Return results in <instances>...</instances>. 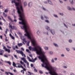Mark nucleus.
<instances>
[{
    "label": "nucleus",
    "instance_id": "nucleus-21",
    "mask_svg": "<svg viewBox=\"0 0 75 75\" xmlns=\"http://www.w3.org/2000/svg\"><path fill=\"white\" fill-rule=\"evenodd\" d=\"M13 67H16V68H17V67L16 66V64H15V63L14 62H13Z\"/></svg>",
    "mask_w": 75,
    "mask_h": 75
},
{
    "label": "nucleus",
    "instance_id": "nucleus-61",
    "mask_svg": "<svg viewBox=\"0 0 75 75\" xmlns=\"http://www.w3.org/2000/svg\"><path fill=\"white\" fill-rule=\"evenodd\" d=\"M63 73L64 74H66V71H63Z\"/></svg>",
    "mask_w": 75,
    "mask_h": 75
},
{
    "label": "nucleus",
    "instance_id": "nucleus-26",
    "mask_svg": "<svg viewBox=\"0 0 75 75\" xmlns=\"http://www.w3.org/2000/svg\"><path fill=\"white\" fill-rule=\"evenodd\" d=\"M28 74H28V75H33V73H31L30 72V71H28Z\"/></svg>",
    "mask_w": 75,
    "mask_h": 75
},
{
    "label": "nucleus",
    "instance_id": "nucleus-11",
    "mask_svg": "<svg viewBox=\"0 0 75 75\" xmlns=\"http://www.w3.org/2000/svg\"><path fill=\"white\" fill-rule=\"evenodd\" d=\"M0 55H3L4 53V51L1 49H0Z\"/></svg>",
    "mask_w": 75,
    "mask_h": 75
},
{
    "label": "nucleus",
    "instance_id": "nucleus-63",
    "mask_svg": "<svg viewBox=\"0 0 75 75\" xmlns=\"http://www.w3.org/2000/svg\"><path fill=\"white\" fill-rule=\"evenodd\" d=\"M70 75H75V74L73 73H71L70 74Z\"/></svg>",
    "mask_w": 75,
    "mask_h": 75
},
{
    "label": "nucleus",
    "instance_id": "nucleus-22",
    "mask_svg": "<svg viewBox=\"0 0 75 75\" xmlns=\"http://www.w3.org/2000/svg\"><path fill=\"white\" fill-rule=\"evenodd\" d=\"M18 68H23V67L22 66V65L21 64H20L18 66Z\"/></svg>",
    "mask_w": 75,
    "mask_h": 75
},
{
    "label": "nucleus",
    "instance_id": "nucleus-41",
    "mask_svg": "<svg viewBox=\"0 0 75 75\" xmlns=\"http://www.w3.org/2000/svg\"><path fill=\"white\" fill-rule=\"evenodd\" d=\"M66 49L67 51H70V49L69 48H66Z\"/></svg>",
    "mask_w": 75,
    "mask_h": 75
},
{
    "label": "nucleus",
    "instance_id": "nucleus-42",
    "mask_svg": "<svg viewBox=\"0 0 75 75\" xmlns=\"http://www.w3.org/2000/svg\"><path fill=\"white\" fill-rule=\"evenodd\" d=\"M64 25L65 27L67 28H68V26H67V25L65 24V23H64Z\"/></svg>",
    "mask_w": 75,
    "mask_h": 75
},
{
    "label": "nucleus",
    "instance_id": "nucleus-13",
    "mask_svg": "<svg viewBox=\"0 0 75 75\" xmlns=\"http://www.w3.org/2000/svg\"><path fill=\"white\" fill-rule=\"evenodd\" d=\"M9 36H10V37H11V38L12 39V40H15V38L12 35H11V33H10L9 34Z\"/></svg>",
    "mask_w": 75,
    "mask_h": 75
},
{
    "label": "nucleus",
    "instance_id": "nucleus-44",
    "mask_svg": "<svg viewBox=\"0 0 75 75\" xmlns=\"http://www.w3.org/2000/svg\"><path fill=\"white\" fill-rule=\"evenodd\" d=\"M61 57H65V55L64 54H61Z\"/></svg>",
    "mask_w": 75,
    "mask_h": 75
},
{
    "label": "nucleus",
    "instance_id": "nucleus-49",
    "mask_svg": "<svg viewBox=\"0 0 75 75\" xmlns=\"http://www.w3.org/2000/svg\"><path fill=\"white\" fill-rule=\"evenodd\" d=\"M69 42H72V40L71 39H70L69 40Z\"/></svg>",
    "mask_w": 75,
    "mask_h": 75
},
{
    "label": "nucleus",
    "instance_id": "nucleus-60",
    "mask_svg": "<svg viewBox=\"0 0 75 75\" xmlns=\"http://www.w3.org/2000/svg\"><path fill=\"white\" fill-rule=\"evenodd\" d=\"M21 50H22V51H24V49L23 47H21Z\"/></svg>",
    "mask_w": 75,
    "mask_h": 75
},
{
    "label": "nucleus",
    "instance_id": "nucleus-47",
    "mask_svg": "<svg viewBox=\"0 0 75 75\" xmlns=\"http://www.w3.org/2000/svg\"><path fill=\"white\" fill-rule=\"evenodd\" d=\"M21 72L22 73V74H24V70H21Z\"/></svg>",
    "mask_w": 75,
    "mask_h": 75
},
{
    "label": "nucleus",
    "instance_id": "nucleus-24",
    "mask_svg": "<svg viewBox=\"0 0 75 75\" xmlns=\"http://www.w3.org/2000/svg\"><path fill=\"white\" fill-rule=\"evenodd\" d=\"M51 62L52 63H54L55 62V61H54V59L52 58L51 60Z\"/></svg>",
    "mask_w": 75,
    "mask_h": 75
},
{
    "label": "nucleus",
    "instance_id": "nucleus-50",
    "mask_svg": "<svg viewBox=\"0 0 75 75\" xmlns=\"http://www.w3.org/2000/svg\"><path fill=\"white\" fill-rule=\"evenodd\" d=\"M1 18H2V20H3L4 21H6V20H5V19H4V18H3V16H1Z\"/></svg>",
    "mask_w": 75,
    "mask_h": 75
},
{
    "label": "nucleus",
    "instance_id": "nucleus-34",
    "mask_svg": "<svg viewBox=\"0 0 75 75\" xmlns=\"http://www.w3.org/2000/svg\"><path fill=\"white\" fill-rule=\"evenodd\" d=\"M4 7H3V5H0V8L1 9H3Z\"/></svg>",
    "mask_w": 75,
    "mask_h": 75
},
{
    "label": "nucleus",
    "instance_id": "nucleus-10",
    "mask_svg": "<svg viewBox=\"0 0 75 75\" xmlns=\"http://www.w3.org/2000/svg\"><path fill=\"white\" fill-rule=\"evenodd\" d=\"M28 6L29 7H31L33 6V2H30L28 4Z\"/></svg>",
    "mask_w": 75,
    "mask_h": 75
},
{
    "label": "nucleus",
    "instance_id": "nucleus-7",
    "mask_svg": "<svg viewBox=\"0 0 75 75\" xmlns=\"http://www.w3.org/2000/svg\"><path fill=\"white\" fill-rule=\"evenodd\" d=\"M2 46L3 47V49H4V50H5L6 51L8 52V53H10V50L7 49V48H6V47L4 46V45H2Z\"/></svg>",
    "mask_w": 75,
    "mask_h": 75
},
{
    "label": "nucleus",
    "instance_id": "nucleus-16",
    "mask_svg": "<svg viewBox=\"0 0 75 75\" xmlns=\"http://www.w3.org/2000/svg\"><path fill=\"white\" fill-rule=\"evenodd\" d=\"M53 45L54 46H55V47H57V48H58V47H59L58 45V44L56 43H53Z\"/></svg>",
    "mask_w": 75,
    "mask_h": 75
},
{
    "label": "nucleus",
    "instance_id": "nucleus-23",
    "mask_svg": "<svg viewBox=\"0 0 75 75\" xmlns=\"http://www.w3.org/2000/svg\"><path fill=\"white\" fill-rule=\"evenodd\" d=\"M42 10H44V11H48V10L47 9L45 8L44 7H42Z\"/></svg>",
    "mask_w": 75,
    "mask_h": 75
},
{
    "label": "nucleus",
    "instance_id": "nucleus-3",
    "mask_svg": "<svg viewBox=\"0 0 75 75\" xmlns=\"http://www.w3.org/2000/svg\"><path fill=\"white\" fill-rule=\"evenodd\" d=\"M18 2H16L15 1V0H13L12 1V3H14L15 4L16 6V8L17 10L18 13L19 14V16L20 18H24V14L23 12V6L21 3V0L20 2L18 1V0H16Z\"/></svg>",
    "mask_w": 75,
    "mask_h": 75
},
{
    "label": "nucleus",
    "instance_id": "nucleus-36",
    "mask_svg": "<svg viewBox=\"0 0 75 75\" xmlns=\"http://www.w3.org/2000/svg\"><path fill=\"white\" fill-rule=\"evenodd\" d=\"M44 34H46V35H48V32H44Z\"/></svg>",
    "mask_w": 75,
    "mask_h": 75
},
{
    "label": "nucleus",
    "instance_id": "nucleus-51",
    "mask_svg": "<svg viewBox=\"0 0 75 75\" xmlns=\"http://www.w3.org/2000/svg\"><path fill=\"white\" fill-rule=\"evenodd\" d=\"M44 17L45 18H46V19H48V17L45 16H44Z\"/></svg>",
    "mask_w": 75,
    "mask_h": 75
},
{
    "label": "nucleus",
    "instance_id": "nucleus-53",
    "mask_svg": "<svg viewBox=\"0 0 75 75\" xmlns=\"http://www.w3.org/2000/svg\"><path fill=\"white\" fill-rule=\"evenodd\" d=\"M14 18L15 19H16L17 18V16H16L14 15Z\"/></svg>",
    "mask_w": 75,
    "mask_h": 75
},
{
    "label": "nucleus",
    "instance_id": "nucleus-5",
    "mask_svg": "<svg viewBox=\"0 0 75 75\" xmlns=\"http://www.w3.org/2000/svg\"><path fill=\"white\" fill-rule=\"evenodd\" d=\"M16 52L18 53V54H20L21 55H22V56L23 57H24L25 58L26 57V56H25V54H24L23 53V52L22 51H20V50H16Z\"/></svg>",
    "mask_w": 75,
    "mask_h": 75
},
{
    "label": "nucleus",
    "instance_id": "nucleus-4",
    "mask_svg": "<svg viewBox=\"0 0 75 75\" xmlns=\"http://www.w3.org/2000/svg\"><path fill=\"white\" fill-rule=\"evenodd\" d=\"M21 59L22 61H23V62L25 63V64H27V65H28V66H27V68H30V67H29V63L28 62H27V61L26 60V59H25V58L23 57L21 58Z\"/></svg>",
    "mask_w": 75,
    "mask_h": 75
},
{
    "label": "nucleus",
    "instance_id": "nucleus-46",
    "mask_svg": "<svg viewBox=\"0 0 75 75\" xmlns=\"http://www.w3.org/2000/svg\"><path fill=\"white\" fill-rule=\"evenodd\" d=\"M7 64H9V65H11V62H10V61H8Z\"/></svg>",
    "mask_w": 75,
    "mask_h": 75
},
{
    "label": "nucleus",
    "instance_id": "nucleus-59",
    "mask_svg": "<svg viewBox=\"0 0 75 75\" xmlns=\"http://www.w3.org/2000/svg\"><path fill=\"white\" fill-rule=\"evenodd\" d=\"M63 67L64 68H67V67L65 66H63Z\"/></svg>",
    "mask_w": 75,
    "mask_h": 75
},
{
    "label": "nucleus",
    "instance_id": "nucleus-54",
    "mask_svg": "<svg viewBox=\"0 0 75 75\" xmlns=\"http://www.w3.org/2000/svg\"><path fill=\"white\" fill-rule=\"evenodd\" d=\"M22 69H23V71H26V69H25L24 68V67H23V68H22Z\"/></svg>",
    "mask_w": 75,
    "mask_h": 75
},
{
    "label": "nucleus",
    "instance_id": "nucleus-62",
    "mask_svg": "<svg viewBox=\"0 0 75 75\" xmlns=\"http://www.w3.org/2000/svg\"><path fill=\"white\" fill-rule=\"evenodd\" d=\"M39 72L40 74H42V71H39Z\"/></svg>",
    "mask_w": 75,
    "mask_h": 75
},
{
    "label": "nucleus",
    "instance_id": "nucleus-58",
    "mask_svg": "<svg viewBox=\"0 0 75 75\" xmlns=\"http://www.w3.org/2000/svg\"><path fill=\"white\" fill-rule=\"evenodd\" d=\"M0 70L1 71H2V72H4L5 71L3 69H1Z\"/></svg>",
    "mask_w": 75,
    "mask_h": 75
},
{
    "label": "nucleus",
    "instance_id": "nucleus-64",
    "mask_svg": "<svg viewBox=\"0 0 75 75\" xmlns=\"http://www.w3.org/2000/svg\"><path fill=\"white\" fill-rule=\"evenodd\" d=\"M72 49L74 50L75 51V47H72Z\"/></svg>",
    "mask_w": 75,
    "mask_h": 75
},
{
    "label": "nucleus",
    "instance_id": "nucleus-38",
    "mask_svg": "<svg viewBox=\"0 0 75 75\" xmlns=\"http://www.w3.org/2000/svg\"><path fill=\"white\" fill-rule=\"evenodd\" d=\"M53 54L52 51H50L49 52V54L50 55H52Z\"/></svg>",
    "mask_w": 75,
    "mask_h": 75
},
{
    "label": "nucleus",
    "instance_id": "nucleus-17",
    "mask_svg": "<svg viewBox=\"0 0 75 75\" xmlns=\"http://www.w3.org/2000/svg\"><path fill=\"white\" fill-rule=\"evenodd\" d=\"M69 1L70 2L71 4V5H73L74 4V0H69Z\"/></svg>",
    "mask_w": 75,
    "mask_h": 75
},
{
    "label": "nucleus",
    "instance_id": "nucleus-20",
    "mask_svg": "<svg viewBox=\"0 0 75 75\" xmlns=\"http://www.w3.org/2000/svg\"><path fill=\"white\" fill-rule=\"evenodd\" d=\"M27 2L25 1L24 2V7H25L27 6Z\"/></svg>",
    "mask_w": 75,
    "mask_h": 75
},
{
    "label": "nucleus",
    "instance_id": "nucleus-30",
    "mask_svg": "<svg viewBox=\"0 0 75 75\" xmlns=\"http://www.w3.org/2000/svg\"><path fill=\"white\" fill-rule=\"evenodd\" d=\"M26 52H28L29 54H31V52H30V51H29V50H28V49H26Z\"/></svg>",
    "mask_w": 75,
    "mask_h": 75
},
{
    "label": "nucleus",
    "instance_id": "nucleus-39",
    "mask_svg": "<svg viewBox=\"0 0 75 75\" xmlns=\"http://www.w3.org/2000/svg\"><path fill=\"white\" fill-rule=\"evenodd\" d=\"M45 22H46V23H50L49 21L48 20H45Z\"/></svg>",
    "mask_w": 75,
    "mask_h": 75
},
{
    "label": "nucleus",
    "instance_id": "nucleus-45",
    "mask_svg": "<svg viewBox=\"0 0 75 75\" xmlns=\"http://www.w3.org/2000/svg\"><path fill=\"white\" fill-rule=\"evenodd\" d=\"M4 57H5L6 58H8V56L7 55L4 54Z\"/></svg>",
    "mask_w": 75,
    "mask_h": 75
},
{
    "label": "nucleus",
    "instance_id": "nucleus-18",
    "mask_svg": "<svg viewBox=\"0 0 75 75\" xmlns=\"http://www.w3.org/2000/svg\"><path fill=\"white\" fill-rule=\"evenodd\" d=\"M45 28L46 30H48V31H50V27L48 26H46L45 27Z\"/></svg>",
    "mask_w": 75,
    "mask_h": 75
},
{
    "label": "nucleus",
    "instance_id": "nucleus-27",
    "mask_svg": "<svg viewBox=\"0 0 75 75\" xmlns=\"http://www.w3.org/2000/svg\"><path fill=\"white\" fill-rule=\"evenodd\" d=\"M59 2L60 3V4H63V1L62 0H59Z\"/></svg>",
    "mask_w": 75,
    "mask_h": 75
},
{
    "label": "nucleus",
    "instance_id": "nucleus-29",
    "mask_svg": "<svg viewBox=\"0 0 75 75\" xmlns=\"http://www.w3.org/2000/svg\"><path fill=\"white\" fill-rule=\"evenodd\" d=\"M17 21V20L16 19H14L13 21H12V22L11 21V22H12V23H14V22H15V23H16Z\"/></svg>",
    "mask_w": 75,
    "mask_h": 75
},
{
    "label": "nucleus",
    "instance_id": "nucleus-56",
    "mask_svg": "<svg viewBox=\"0 0 75 75\" xmlns=\"http://www.w3.org/2000/svg\"><path fill=\"white\" fill-rule=\"evenodd\" d=\"M57 59H58L57 58H54V60H55V61H57Z\"/></svg>",
    "mask_w": 75,
    "mask_h": 75
},
{
    "label": "nucleus",
    "instance_id": "nucleus-40",
    "mask_svg": "<svg viewBox=\"0 0 75 75\" xmlns=\"http://www.w3.org/2000/svg\"><path fill=\"white\" fill-rule=\"evenodd\" d=\"M20 63L21 64H22V65L24 64V62H22V61H20Z\"/></svg>",
    "mask_w": 75,
    "mask_h": 75
},
{
    "label": "nucleus",
    "instance_id": "nucleus-9",
    "mask_svg": "<svg viewBox=\"0 0 75 75\" xmlns=\"http://www.w3.org/2000/svg\"><path fill=\"white\" fill-rule=\"evenodd\" d=\"M47 1L48 3L49 4H50V5H53L54 4L52 2V1L50 0H47Z\"/></svg>",
    "mask_w": 75,
    "mask_h": 75
},
{
    "label": "nucleus",
    "instance_id": "nucleus-55",
    "mask_svg": "<svg viewBox=\"0 0 75 75\" xmlns=\"http://www.w3.org/2000/svg\"><path fill=\"white\" fill-rule=\"evenodd\" d=\"M72 10H73L74 11H75V8L73 7L72 8Z\"/></svg>",
    "mask_w": 75,
    "mask_h": 75
},
{
    "label": "nucleus",
    "instance_id": "nucleus-25",
    "mask_svg": "<svg viewBox=\"0 0 75 75\" xmlns=\"http://www.w3.org/2000/svg\"><path fill=\"white\" fill-rule=\"evenodd\" d=\"M18 45L19 47L23 45V44L22 43H18Z\"/></svg>",
    "mask_w": 75,
    "mask_h": 75
},
{
    "label": "nucleus",
    "instance_id": "nucleus-43",
    "mask_svg": "<svg viewBox=\"0 0 75 75\" xmlns=\"http://www.w3.org/2000/svg\"><path fill=\"white\" fill-rule=\"evenodd\" d=\"M40 33V32L39 30H38L37 33V34H38V35H39Z\"/></svg>",
    "mask_w": 75,
    "mask_h": 75
},
{
    "label": "nucleus",
    "instance_id": "nucleus-37",
    "mask_svg": "<svg viewBox=\"0 0 75 75\" xmlns=\"http://www.w3.org/2000/svg\"><path fill=\"white\" fill-rule=\"evenodd\" d=\"M53 16H54V17H56L57 18H58V16H57V15L55 14L53 15Z\"/></svg>",
    "mask_w": 75,
    "mask_h": 75
},
{
    "label": "nucleus",
    "instance_id": "nucleus-2",
    "mask_svg": "<svg viewBox=\"0 0 75 75\" xmlns=\"http://www.w3.org/2000/svg\"><path fill=\"white\" fill-rule=\"evenodd\" d=\"M38 58L40 59L43 64H42V67H44L49 71V73L51 75H58V73L55 72L56 70L52 66L50 62L47 60V57L44 54L42 56H39ZM59 75H63L62 74H60Z\"/></svg>",
    "mask_w": 75,
    "mask_h": 75
},
{
    "label": "nucleus",
    "instance_id": "nucleus-15",
    "mask_svg": "<svg viewBox=\"0 0 75 75\" xmlns=\"http://www.w3.org/2000/svg\"><path fill=\"white\" fill-rule=\"evenodd\" d=\"M16 10L14 9H13V11H12V16H14L15 14V11Z\"/></svg>",
    "mask_w": 75,
    "mask_h": 75
},
{
    "label": "nucleus",
    "instance_id": "nucleus-32",
    "mask_svg": "<svg viewBox=\"0 0 75 75\" xmlns=\"http://www.w3.org/2000/svg\"><path fill=\"white\" fill-rule=\"evenodd\" d=\"M8 31V29H6V30L5 31V34H7V32Z\"/></svg>",
    "mask_w": 75,
    "mask_h": 75
},
{
    "label": "nucleus",
    "instance_id": "nucleus-28",
    "mask_svg": "<svg viewBox=\"0 0 75 75\" xmlns=\"http://www.w3.org/2000/svg\"><path fill=\"white\" fill-rule=\"evenodd\" d=\"M8 9H7V8L6 9L4 10V11L5 13H8Z\"/></svg>",
    "mask_w": 75,
    "mask_h": 75
},
{
    "label": "nucleus",
    "instance_id": "nucleus-48",
    "mask_svg": "<svg viewBox=\"0 0 75 75\" xmlns=\"http://www.w3.org/2000/svg\"><path fill=\"white\" fill-rule=\"evenodd\" d=\"M14 57L15 58H16V59H18V58H17V55L14 54Z\"/></svg>",
    "mask_w": 75,
    "mask_h": 75
},
{
    "label": "nucleus",
    "instance_id": "nucleus-31",
    "mask_svg": "<svg viewBox=\"0 0 75 75\" xmlns=\"http://www.w3.org/2000/svg\"><path fill=\"white\" fill-rule=\"evenodd\" d=\"M44 49L45 50H48V47H44Z\"/></svg>",
    "mask_w": 75,
    "mask_h": 75
},
{
    "label": "nucleus",
    "instance_id": "nucleus-57",
    "mask_svg": "<svg viewBox=\"0 0 75 75\" xmlns=\"http://www.w3.org/2000/svg\"><path fill=\"white\" fill-rule=\"evenodd\" d=\"M0 25H3L2 22H1V21H0Z\"/></svg>",
    "mask_w": 75,
    "mask_h": 75
},
{
    "label": "nucleus",
    "instance_id": "nucleus-6",
    "mask_svg": "<svg viewBox=\"0 0 75 75\" xmlns=\"http://www.w3.org/2000/svg\"><path fill=\"white\" fill-rule=\"evenodd\" d=\"M27 57L28 58V59L29 61H30V62H35V61H36L37 59V58H35L34 59L32 60L30 59V58L28 56H27Z\"/></svg>",
    "mask_w": 75,
    "mask_h": 75
},
{
    "label": "nucleus",
    "instance_id": "nucleus-35",
    "mask_svg": "<svg viewBox=\"0 0 75 75\" xmlns=\"http://www.w3.org/2000/svg\"><path fill=\"white\" fill-rule=\"evenodd\" d=\"M41 19L42 20H44V17H43V16H42V15H41Z\"/></svg>",
    "mask_w": 75,
    "mask_h": 75
},
{
    "label": "nucleus",
    "instance_id": "nucleus-14",
    "mask_svg": "<svg viewBox=\"0 0 75 75\" xmlns=\"http://www.w3.org/2000/svg\"><path fill=\"white\" fill-rule=\"evenodd\" d=\"M67 8L68 10H69L70 11H72V8H71V7L69 6H67Z\"/></svg>",
    "mask_w": 75,
    "mask_h": 75
},
{
    "label": "nucleus",
    "instance_id": "nucleus-19",
    "mask_svg": "<svg viewBox=\"0 0 75 75\" xmlns=\"http://www.w3.org/2000/svg\"><path fill=\"white\" fill-rule=\"evenodd\" d=\"M8 18L10 20V21H11H11L13 22V20H12L10 17L9 16L8 17Z\"/></svg>",
    "mask_w": 75,
    "mask_h": 75
},
{
    "label": "nucleus",
    "instance_id": "nucleus-12",
    "mask_svg": "<svg viewBox=\"0 0 75 75\" xmlns=\"http://www.w3.org/2000/svg\"><path fill=\"white\" fill-rule=\"evenodd\" d=\"M50 31L51 33L53 35L55 34V31H54V30L52 29H51Z\"/></svg>",
    "mask_w": 75,
    "mask_h": 75
},
{
    "label": "nucleus",
    "instance_id": "nucleus-33",
    "mask_svg": "<svg viewBox=\"0 0 75 75\" xmlns=\"http://www.w3.org/2000/svg\"><path fill=\"white\" fill-rule=\"evenodd\" d=\"M3 14H4V17H7V15L5 13H4V12L3 13Z\"/></svg>",
    "mask_w": 75,
    "mask_h": 75
},
{
    "label": "nucleus",
    "instance_id": "nucleus-52",
    "mask_svg": "<svg viewBox=\"0 0 75 75\" xmlns=\"http://www.w3.org/2000/svg\"><path fill=\"white\" fill-rule=\"evenodd\" d=\"M59 14H60V15H61V16H64V14H63V13H59Z\"/></svg>",
    "mask_w": 75,
    "mask_h": 75
},
{
    "label": "nucleus",
    "instance_id": "nucleus-1",
    "mask_svg": "<svg viewBox=\"0 0 75 75\" xmlns=\"http://www.w3.org/2000/svg\"><path fill=\"white\" fill-rule=\"evenodd\" d=\"M18 20L20 21H22L21 22H19V24L23 25V26H21V28L22 30H24L25 32L26 33V34H24L25 36H23L22 35L21 33H18V34L21 35L20 38L21 40H22L23 41L27 43L28 46H29L30 41H26L25 38V36L27 37L30 40L32 45L34 47H32L31 46L29 47V49L30 51H36L37 54L39 55V56H42L45 53V52L42 51V49L40 45H38V43L37 42L35 38H31L32 37H33V35L30 29V27L27 25V21L24 19V18H19Z\"/></svg>",
    "mask_w": 75,
    "mask_h": 75
},
{
    "label": "nucleus",
    "instance_id": "nucleus-8",
    "mask_svg": "<svg viewBox=\"0 0 75 75\" xmlns=\"http://www.w3.org/2000/svg\"><path fill=\"white\" fill-rule=\"evenodd\" d=\"M9 27L11 28V30H14V28H15V27L14 26H12V23H10L9 24Z\"/></svg>",
    "mask_w": 75,
    "mask_h": 75
}]
</instances>
